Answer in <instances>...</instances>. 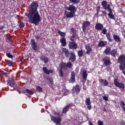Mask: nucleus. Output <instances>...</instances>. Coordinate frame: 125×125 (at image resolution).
I'll list each match as a JSON object with an SVG mask.
<instances>
[{
	"label": "nucleus",
	"mask_w": 125,
	"mask_h": 125,
	"mask_svg": "<svg viewBox=\"0 0 125 125\" xmlns=\"http://www.w3.org/2000/svg\"><path fill=\"white\" fill-rule=\"evenodd\" d=\"M38 6V4L37 3H32L31 5V9L28 16L30 22L35 25H37L41 21L40 16L38 11L37 10Z\"/></svg>",
	"instance_id": "1"
},
{
	"label": "nucleus",
	"mask_w": 125,
	"mask_h": 125,
	"mask_svg": "<svg viewBox=\"0 0 125 125\" xmlns=\"http://www.w3.org/2000/svg\"><path fill=\"white\" fill-rule=\"evenodd\" d=\"M50 115L52 120L54 121L56 124H58L60 125H61L62 118L60 116L56 117L51 115Z\"/></svg>",
	"instance_id": "2"
},
{
	"label": "nucleus",
	"mask_w": 125,
	"mask_h": 125,
	"mask_svg": "<svg viewBox=\"0 0 125 125\" xmlns=\"http://www.w3.org/2000/svg\"><path fill=\"white\" fill-rule=\"evenodd\" d=\"M7 84L8 85H10L11 87H13V89H17L18 88V86H17L14 83V79H11L8 83Z\"/></svg>",
	"instance_id": "3"
},
{
	"label": "nucleus",
	"mask_w": 125,
	"mask_h": 125,
	"mask_svg": "<svg viewBox=\"0 0 125 125\" xmlns=\"http://www.w3.org/2000/svg\"><path fill=\"white\" fill-rule=\"evenodd\" d=\"M64 13L66 17L68 18H72L75 15V12L72 11H69L65 10Z\"/></svg>",
	"instance_id": "4"
},
{
	"label": "nucleus",
	"mask_w": 125,
	"mask_h": 125,
	"mask_svg": "<svg viewBox=\"0 0 125 125\" xmlns=\"http://www.w3.org/2000/svg\"><path fill=\"white\" fill-rule=\"evenodd\" d=\"M114 84L115 85L120 88H124L125 86L122 83H119L116 79H115L114 80Z\"/></svg>",
	"instance_id": "5"
},
{
	"label": "nucleus",
	"mask_w": 125,
	"mask_h": 125,
	"mask_svg": "<svg viewBox=\"0 0 125 125\" xmlns=\"http://www.w3.org/2000/svg\"><path fill=\"white\" fill-rule=\"evenodd\" d=\"M85 48L86 50V52L87 54H88L91 52L92 51V46L90 44L86 45L85 46Z\"/></svg>",
	"instance_id": "6"
},
{
	"label": "nucleus",
	"mask_w": 125,
	"mask_h": 125,
	"mask_svg": "<svg viewBox=\"0 0 125 125\" xmlns=\"http://www.w3.org/2000/svg\"><path fill=\"white\" fill-rule=\"evenodd\" d=\"M68 46L70 49H75L77 48V44L74 42H71L69 43Z\"/></svg>",
	"instance_id": "7"
},
{
	"label": "nucleus",
	"mask_w": 125,
	"mask_h": 125,
	"mask_svg": "<svg viewBox=\"0 0 125 125\" xmlns=\"http://www.w3.org/2000/svg\"><path fill=\"white\" fill-rule=\"evenodd\" d=\"M31 44L33 49L35 51L37 50L38 46L37 43L35 42L33 39H32L31 40Z\"/></svg>",
	"instance_id": "8"
},
{
	"label": "nucleus",
	"mask_w": 125,
	"mask_h": 125,
	"mask_svg": "<svg viewBox=\"0 0 125 125\" xmlns=\"http://www.w3.org/2000/svg\"><path fill=\"white\" fill-rule=\"evenodd\" d=\"M90 24V22L89 21H85L82 24V29L83 31H85L87 27Z\"/></svg>",
	"instance_id": "9"
},
{
	"label": "nucleus",
	"mask_w": 125,
	"mask_h": 125,
	"mask_svg": "<svg viewBox=\"0 0 125 125\" xmlns=\"http://www.w3.org/2000/svg\"><path fill=\"white\" fill-rule=\"evenodd\" d=\"M66 9L70 11H74L75 12L76 11V8L73 5H70L69 7H66Z\"/></svg>",
	"instance_id": "10"
},
{
	"label": "nucleus",
	"mask_w": 125,
	"mask_h": 125,
	"mask_svg": "<svg viewBox=\"0 0 125 125\" xmlns=\"http://www.w3.org/2000/svg\"><path fill=\"white\" fill-rule=\"evenodd\" d=\"M104 64L106 66H108L111 64L110 58L107 57H106L103 59Z\"/></svg>",
	"instance_id": "11"
},
{
	"label": "nucleus",
	"mask_w": 125,
	"mask_h": 125,
	"mask_svg": "<svg viewBox=\"0 0 125 125\" xmlns=\"http://www.w3.org/2000/svg\"><path fill=\"white\" fill-rule=\"evenodd\" d=\"M118 62L120 63H125V56L123 55L120 56L118 58Z\"/></svg>",
	"instance_id": "12"
},
{
	"label": "nucleus",
	"mask_w": 125,
	"mask_h": 125,
	"mask_svg": "<svg viewBox=\"0 0 125 125\" xmlns=\"http://www.w3.org/2000/svg\"><path fill=\"white\" fill-rule=\"evenodd\" d=\"M80 88L79 86L77 85L76 86L73 88V93H75L76 94H77L80 91Z\"/></svg>",
	"instance_id": "13"
},
{
	"label": "nucleus",
	"mask_w": 125,
	"mask_h": 125,
	"mask_svg": "<svg viewBox=\"0 0 125 125\" xmlns=\"http://www.w3.org/2000/svg\"><path fill=\"white\" fill-rule=\"evenodd\" d=\"M102 5H103V7L105 9H108V10L109 9H110V5L109 4H108L107 6L106 2L105 1H103L101 3Z\"/></svg>",
	"instance_id": "14"
},
{
	"label": "nucleus",
	"mask_w": 125,
	"mask_h": 125,
	"mask_svg": "<svg viewBox=\"0 0 125 125\" xmlns=\"http://www.w3.org/2000/svg\"><path fill=\"white\" fill-rule=\"evenodd\" d=\"M81 73L82 74L83 77L86 80L87 75V71L84 69H82L81 70Z\"/></svg>",
	"instance_id": "15"
},
{
	"label": "nucleus",
	"mask_w": 125,
	"mask_h": 125,
	"mask_svg": "<svg viewBox=\"0 0 125 125\" xmlns=\"http://www.w3.org/2000/svg\"><path fill=\"white\" fill-rule=\"evenodd\" d=\"M95 29L98 31H101L103 28V26L101 24L97 23L95 25Z\"/></svg>",
	"instance_id": "16"
},
{
	"label": "nucleus",
	"mask_w": 125,
	"mask_h": 125,
	"mask_svg": "<svg viewBox=\"0 0 125 125\" xmlns=\"http://www.w3.org/2000/svg\"><path fill=\"white\" fill-rule=\"evenodd\" d=\"M99 81L101 85L103 86H107L108 84V82L106 80L101 79Z\"/></svg>",
	"instance_id": "17"
},
{
	"label": "nucleus",
	"mask_w": 125,
	"mask_h": 125,
	"mask_svg": "<svg viewBox=\"0 0 125 125\" xmlns=\"http://www.w3.org/2000/svg\"><path fill=\"white\" fill-rule=\"evenodd\" d=\"M62 51L65 54V56L67 57H68L70 54L68 50L65 48H63Z\"/></svg>",
	"instance_id": "18"
},
{
	"label": "nucleus",
	"mask_w": 125,
	"mask_h": 125,
	"mask_svg": "<svg viewBox=\"0 0 125 125\" xmlns=\"http://www.w3.org/2000/svg\"><path fill=\"white\" fill-rule=\"evenodd\" d=\"M60 42L62 44L63 46L64 47L66 45V39L64 37H62L60 40Z\"/></svg>",
	"instance_id": "19"
},
{
	"label": "nucleus",
	"mask_w": 125,
	"mask_h": 125,
	"mask_svg": "<svg viewBox=\"0 0 125 125\" xmlns=\"http://www.w3.org/2000/svg\"><path fill=\"white\" fill-rule=\"evenodd\" d=\"M113 39L115 42H120V38L119 36L114 34L113 35Z\"/></svg>",
	"instance_id": "20"
},
{
	"label": "nucleus",
	"mask_w": 125,
	"mask_h": 125,
	"mask_svg": "<svg viewBox=\"0 0 125 125\" xmlns=\"http://www.w3.org/2000/svg\"><path fill=\"white\" fill-rule=\"evenodd\" d=\"M62 64H60L59 65V69L60 71L59 72V75L61 77L63 76V73L62 70Z\"/></svg>",
	"instance_id": "21"
},
{
	"label": "nucleus",
	"mask_w": 125,
	"mask_h": 125,
	"mask_svg": "<svg viewBox=\"0 0 125 125\" xmlns=\"http://www.w3.org/2000/svg\"><path fill=\"white\" fill-rule=\"evenodd\" d=\"M70 59L72 62H74L76 60V56L74 53L71 54L70 57Z\"/></svg>",
	"instance_id": "22"
},
{
	"label": "nucleus",
	"mask_w": 125,
	"mask_h": 125,
	"mask_svg": "<svg viewBox=\"0 0 125 125\" xmlns=\"http://www.w3.org/2000/svg\"><path fill=\"white\" fill-rule=\"evenodd\" d=\"M108 11L109 13L108 14L109 17L111 19H114V16L112 14V9L110 8L108 10Z\"/></svg>",
	"instance_id": "23"
},
{
	"label": "nucleus",
	"mask_w": 125,
	"mask_h": 125,
	"mask_svg": "<svg viewBox=\"0 0 125 125\" xmlns=\"http://www.w3.org/2000/svg\"><path fill=\"white\" fill-rule=\"evenodd\" d=\"M73 105V104H69L67 105L63 109V113H66L68 111L69 107L71 106H72Z\"/></svg>",
	"instance_id": "24"
},
{
	"label": "nucleus",
	"mask_w": 125,
	"mask_h": 125,
	"mask_svg": "<svg viewBox=\"0 0 125 125\" xmlns=\"http://www.w3.org/2000/svg\"><path fill=\"white\" fill-rule=\"evenodd\" d=\"M75 73L73 71L71 73V81L73 82L75 81Z\"/></svg>",
	"instance_id": "25"
},
{
	"label": "nucleus",
	"mask_w": 125,
	"mask_h": 125,
	"mask_svg": "<svg viewBox=\"0 0 125 125\" xmlns=\"http://www.w3.org/2000/svg\"><path fill=\"white\" fill-rule=\"evenodd\" d=\"M43 70L45 73L49 74L50 73H52V70H48L45 67H44L43 68Z\"/></svg>",
	"instance_id": "26"
},
{
	"label": "nucleus",
	"mask_w": 125,
	"mask_h": 125,
	"mask_svg": "<svg viewBox=\"0 0 125 125\" xmlns=\"http://www.w3.org/2000/svg\"><path fill=\"white\" fill-rule=\"evenodd\" d=\"M41 60L42 61H44L45 63H46L48 62V59L47 57H45L44 56H42L40 58Z\"/></svg>",
	"instance_id": "27"
},
{
	"label": "nucleus",
	"mask_w": 125,
	"mask_h": 125,
	"mask_svg": "<svg viewBox=\"0 0 125 125\" xmlns=\"http://www.w3.org/2000/svg\"><path fill=\"white\" fill-rule=\"evenodd\" d=\"M117 53V50L116 49H114L112 50L110 52V54L112 56L115 57Z\"/></svg>",
	"instance_id": "28"
},
{
	"label": "nucleus",
	"mask_w": 125,
	"mask_h": 125,
	"mask_svg": "<svg viewBox=\"0 0 125 125\" xmlns=\"http://www.w3.org/2000/svg\"><path fill=\"white\" fill-rule=\"evenodd\" d=\"M120 104L123 110L125 112V104L122 101H121Z\"/></svg>",
	"instance_id": "29"
},
{
	"label": "nucleus",
	"mask_w": 125,
	"mask_h": 125,
	"mask_svg": "<svg viewBox=\"0 0 125 125\" xmlns=\"http://www.w3.org/2000/svg\"><path fill=\"white\" fill-rule=\"evenodd\" d=\"M110 48L108 47L104 51V53L106 55H109L110 54Z\"/></svg>",
	"instance_id": "30"
},
{
	"label": "nucleus",
	"mask_w": 125,
	"mask_h": 125,
	"mask_svg": "<svg viewBox=\"0 0 125 125\" xmlns=\"http://www.w3.org/2000/svg\"><path fill=\"white\" fill-rule=\"evenodd\" d=\"M85 102L86 105H88L91 104V102L90 101V98H86Z\"/></svg>",
	"instance_id": "31"
},
{
	"label": "nucleus",
	"mask_w": 125,
	"mask_h": 125,
	"mask_svg": "<svg viewBox=\"0 0 125 125\" xmlns=\"http://www.w3.org/2000/svg\"><path fill=\"white\" fill-rule=\"evenodd\" d=\"M106 44L105 42H104L102 41H100L99 42L98 44V46L99 47H103L105 46Z\"/></svg>",
	"instance_id": "32"
},
{
	"label": "nucleus",
	"mask_w": 125,
	"mask_h": 125,
	"mask_svg": "<svg viewBox=\"0 0 125 125\" xmlns=\"http://www.w3.org/2000/svg\"><path fill=\"white\" fill-rule=\"evenodd\" d=\"M120 69L122 70L125 69V63H121L120 66Z\"/></svg>",
	"instance_id": "33"
},
{
	"label": "nucleus",
	"mask_w": 125,
	"mask_h": 125,
	"mask_svg": "<svg viewBox=\"0 0 125 125\" xmlns=\"http://www.w3.org/2000/svg\"><path fill=\"white\" fill-rule=\"evenodd\" d=\"M58 33L62 36L64 37L65 36L66 33L65 32H62L60 31H58Z\"/></svg>",
	"instance_id": "34"
},
{
	"label": "nucleus",
	"mask_w": 125,
	"mask_h": 125,
	"mask_svg": "<svg viewBox=\"0 0 125 125\" xmlns=\"http://www.w3.org/2000/svg\"><path fill=\"white\" fill-rule=\"evenodd\" d=\"M78 56L80 57H81L83 55V51L82 50H80L78 52Z\"/></svg>",
	"instance_id": "35"
},
{
	"label": "nucleus",
	"mask_w": 125,
	"mask_h": 125,
	"mask_svg": "<svg viewBox=\"0 0 125 125\" xmlns=\"http://www.w3.org/2000/svg\"><path fill=\"white\" fill-rule=\"evenodd\" d=\"M106 36L109 42H112V40L110 38V34L108 33L106 34Z\"/></svg>",
	"instance_id": "36"
},
{
	"label": "nucleus",
	"mask_w": 125,
	"mask_h": 125,
	"mask_svg": "<svg viewBox=\"0 0 125 125\" xmlns=\"http://www.w3.org/2000/svg\"><path fill=\"white\" fill-rule=\"evenodd\" d=\"M36 90L39 92H41L42 91V89L39 86H37L36 88Z\"/></svg>",
	"instance_id": "37"
},
{
	"label": "nucleus",
	"mask_w": 125,
	"mask_h": 125,
	"mask_svg": "<svg viewBox=\"0 0 125 125\" xmlns=\"http://www.w3.org/2000/svg\"><path fill=\"white\" fill-rule=\"evenodd\" d=\"M66 65L69 68H71L73 66V65L71 64V62H69L67 63Z\"/></svg>",
	"instance_id": "38"
},
{
	"label": "nucleus",
	"mask_w": 125,
	"mask_h": 125,
	"mask_svg": "<svg viewBox=\"0 0 125 125\" xmlns=\"http://www.w3.org/2000/svg\"><path fill=\"white\" fill-rule=\"evenodd\" d=\"M26 91L27 93L30 95H32L33 94L32 91L29 89H26Z\"/></svg>",
	"instance_id": "39"
},
{
	"label": "nucleus",
	"mask_w": 125,
	"mask_h": 125,
	"mask_svg": "<svg viewBox=\"0 0 125 125\" xmlns=\"http://www.w3.org/2000/svg\"><path fill=\"white\" fill-rule=\"evenodd\" d=\"M70 1L73 3H78L79 0H70Z\"/></svg>",
	"instance_id": "40"
},
{
	"label": "nucleus",
	"mask_w": 125,
	"mask_h": 125,
	"mask_svg": "<svg viewBox=\"0 0 125 125\" xmlns=\"http://www.w3.org/2000/svg\"><path fill=\"white\" fill-rule=\"evenodd\" d=\"M47 79L49 81V82L51 83V84L52 85L53 84V81L52 78H50L49 77H48L47 78Z\"/></svg>",
	"instance_id": "41"
},
{
	"label": "nucleus",
	"mask_w": 125,
	"mask_h": 125,
	"mask_svg": "<svg viewBox=\"0 0 125 125\" xmlns=\"http://www.w3.org/2000/svg\"><path fill=\"white\" fill-rule=\"evenodd\" d=\"M6 55L9 58H12L13 57V56L12 55H11L10 53H7L6 54Z\"/></svg>",
	"instance_id": "42"
},
{
	"label": "nucleus",
	"mask_w": 125,
	"mask_h": 125,
	"mask_svg": "<svg viewBox=\"0 0 125 125\" xmlns=\"http://www.w3.org/2000/svg\"><path fill=\"white\" fill-rule=\"evenodd\" d=\"M97 124L98 125H103V122L100 120H99L97 121Z\"/></svg>",
	"instance_id": "43"
},
{
	"label": "nucleus",
	"mask_w": 125,
	"mask_h": 125,
	"mask_svg": "<svg viewBox=\"0 0 125 125\" xmlns=\"http://www.w3.org/2000/svg\"><path fill=\"white\" fill-rule=\"evenodd\" d=\"M76 36L75 35L71 36L70 38V40L72 41H74V40Z\"/></svg>",
	"instance_id": "44"
},
{
	"label": "nucleus",
	"mask_w": 125,
	"mask_h": 125,
	"mask_svg": "<svg viewBox=\"0 0 125 125\" xmlns=\"http://www.w3.org/2000/svg\"><path fill=\"white\" fill-rule=\"evenodd\" d=\"M102 30H103L102 32L103 34H106L107 31V30L105 28H103Z\"/></svg>",
	"instance_id": "45"
},
{
	"label": "nucleus",
	"mask_w": 125,
	"mask_h": 125,
	"mask_svg": "<svg viewBox=\"0 0 125 125\" xmlns=\"http://www.w3.org/2000/svg\"><path fill=\"white\" fill-rule=\"evenodd\" d=\"M103 99L105 100L106 101H107L108 100V97L107 96H103Z\"/></svg>",
	"instance_id": "46"
},
{
	"label": "nucleus",
	"mask_w": 125,
	"mask_h": 125,
	"mask_svg": "<svg viewBox=\"0 0 125 125\" xmlns=\"http://www.w3.org/2000/svg\"><path fill=\"white\" fill-rule=\"evenodd\" d=\"M71 32L73 34L75 33L76 32V31L74 28H72L71 29Z\"/></svg>",
	"instance_id": "47"
},
{
	"label": "nucleus",
	"mask_w": 125,
	"mask_h": 125,
	"mask_svg": "<svg viewBox=\"0 0 125 125\" xmlns=\"http://www.w3.org/2000/svg\"><path fill=\"white\" fill-rule=\"evenodd\" d=\"M24 23H23L21 22L20 23V25H19V26L21 27H24Z\"/></svg>",
	"instance_id": "48"
},
{
	"label": "nucleus",
	"mask_w": 125,
	"mask_h": 125,
	"mask_svg": "<svg viewBox=\"0 0 125 125\" xmlns=\"http://www.w3.org/2000/svg\"><path fill=\"white\" fill-rule=\"evenodd\" d=\"M100 9V7L99 6H98L97 7L96 10L97 11V14H98L99 11V10Z\"/></svg>",
	"instance_id": "49"
},
{
	"label": "nucleus",
	"mask_w": 125,
	"mask_h": 125,
	"mask_svg": "<svg viewBox=\"0 0 125 125\" xmlns=\"http://www.w3.org/2000/svg\"><path fill=\"white\" fill-rule=\"evenodd\" d=\"M87 108L89 110H90L91 109V104L90 105H88V106H87Z\"/></svg>",
	"instance_id": "50"
},
{
	"label": "nucleus",
	"mask_w": 125,
	"mask_h": 125,
	"mask_svg": "<svg viewBox=\"0 0 125 125\" xmlns=\"http://www.w3.org/2000/svg\"><path fill=\"white\" fill-rule=\"evenodd\" d=\"M2 74L4 75L5 76H7V73H5V72H3L2 73Z\"/></svg>",
	"instance_id": "51"
},
{
	"label": "nucleus",
	"mask_w": 125,
	"mask_h": 125,
	"mask_svg": "<svg viewBox=\"0 0 125 125\" xmlns=\"http://www.w3.org/2000/svg\"><path fill=\"white\" fill-rule=\"evenodd\" d=\"M120 123H121V125H125V124L124 122L123 121H122L121 122H120Z\"/></svg>",
	"instance_id": "52"
},
{
	"label": "nucleus",
	"mask_w": 125,
	"mask_h": 125,
	"mask_svg": "<svg viewBox=\"0 0 125 125\" xmlns=\"http://www.w3.org/2000/svg\"><path fill=\"white\" fill-rule=\"evenodd\" d=\"M21 61L22 62H24L25 61V59L22 58L21 59Z\"/></svg>",
	"instance_id": "53"
},
{
	"label": "nucleus",
	"mask_w": 125,
	"mask_h": 125,
	"mask_svg": "<svg viewBox=\"0 0 125 125\" xmlns=\"http://www.w3.org/2000/svg\"><path fill=\"white\" fill-rule=\"evenodd\" d=\"M102 13L103 14H104V15H105L106 14V12L105 11H102Z\"/></svg>",
	"instance_id": "54"
},
{
	"label": "nucleus",
	"mask_w": 125,
	"mask_h": 125,
	"mask_svg": "<svg viewBox=\"0 0 125 125\" xmlns=\"http://www.w3.org/2000/svg\"><path fill=\"white\" fill-rule=\"evenodd\" d=\"M12 63L11 62H10V61H9V63L8 64L10 66L12 64Z\"/></svg>",
	"instance_id": "55"
},
{
	"label": "nucleus",
	"mask_w": 125,
	"mask_h": 125,
	"mask_svg": "<svg viewBox=\"0 0 125 125\" xmlns=\"http://www.w3.org/2000/svg\"><path fill=\"white\" fill-rule=\"evenodd\" d=\"M35 37L36 39H38L39 38V37L38 36H35Z\"/></svg>",
	"instance_id": "56"
},
{
	"label": "nucleus",
	"mask_w": 125,
	"mask_h": 125,
	"mask_svg": "<svg viewBox=\"0 0 125 125\" xmlns=\"http://www.w3.org/2000/svg\"><path fill=\"white\" fill-rule=\"evenodd\" d=\"M123 34L124 37L125 36V32H123Z\"/></svg>",
	"instance_id": "57"
},
{
	"label": "nucleus",
	"mask_w": 125,
	"mask_h": 125,
	"mask_svg": "<svg viewBox=\"0 0 125 125\" xmlns=\"http://www.w3.org/2000/svg\"><path fill=\"white\" fill-rule=\"evenodd\" d=\"M123 73L125 75V70L124 71H123Z\"/></svg>",
	"instance_id": "58"
},
{
	"label": "nucleus",
	"mask_w": 125,
	"mask_h": 125,
	"mask_svg": "<svg viewBox=\"0 0 125 125\" xmlns=\"http://www.w3.org/2000/svg\"><path fill=\"white\" fill-rule=\"evenodd\" d=\"M89 125H93L92 123L91 122H90L89 123Z\"/></svg>",
	"instance_id": "59"
},
{
	"label": "nucleus",
	"mask_w": 125,
	"mask_h": 125,
	"mask_svg": "<svg viewBox=\"0 0 125 125\" xmlns=\"http://www.w3.org/2000/svg\"><path fill=\"white\" fill-rule=\"evenodd\" d=\"M104 111L105 112H106V110L105 109V108H104Z\"/></svg>",
	"instance_id": "60"
},
{
	"label": "nucleus",
	"mask_w": 125,
	"mask_h": 125,
	"mask_svg": "<svg viewBox=\"0 0 125 125\" xmlns=\"http://www.w3.org/2000/svg\"><path fill=\"white\" fill-rule=\"evenodd\" d=\"M8 39L10 40L11 39V38L10 37H8Z\"/></svg>",
	"instance_id": "61"
},
{
	"label": "nucleus",
	"mask_w": 125,
	"mask_h": 125,
	"mask_svg": "<svg viewBox=\"0 0 125 125\" xmlns=\"http://www.w3.org/2000/svg\"><path fill=\"white\" fill-rule=\"evenodd\" d=\"M2 28H0V29H2Z\"/></svg>",
	"instance_id": "62"
},
{
	"label": "nucleus",
	"mask_w": 125,
	"mask_h": 125,
	"mask_svg": "<svg viewBox=\"0 0 125 125\" xmlns=\"http://www.w3.org/2000/svg\"><path fill=\"white\" fill-rule=\"evenodd\" d=\"M2 28H0V29H2Z\"/></svg>",
	"instance_id": "63"
},
{
	"label": "nucleus",
	"mask_w": 125,
	"mask_h": 125,
	"mask_svg": "<svg viewBox=\"0 0 125 125\" xmlns=\"http://www.w3.org/2000/svg\"><path fill=\"white\" fill-rule=\"evenodd\" d=\"M1 58L0 57V60H1Z\"/></svg>",
	"instance_id": "64"
}]
</instances>
